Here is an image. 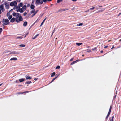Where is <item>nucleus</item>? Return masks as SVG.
<instances>
[{"label": "nucleus", "instance_id": "c85d7f7f", "mask_svg": "<svg viewBox=\"0 0 121 121\" xmlns=\"http://www.w3.org/2000/svg\"><path fill=\"white\" fill-rule=\"evenodd\" d=\"M31 82H32L31 81H29L26 82V83L27 84H29L31 83Z\"/></svg>", "mask_w": 121, "mask_h": 121}, {"label": "nucleus", "instance_id": "5701e85b", "mask_svg": "<svg viewBox=\"0 0 121 121\" xmlns=\"http://www.w3.org/2000/svg\"><path fill=\"white\" fill-rule=\"evenodd\" d=\"M10 5L12 6H14V4H13V2H11L10 3Z\"/></svg>", "mask_w": 121, "mask_h": 121}, {"label": "nucleus", "instance_id": "0eeeda50", "mask_svg": "<svg viewBox=\"0 0 121 121\" xmlns=\"http://www.w3.org/2000/svg\"><path fill=\"white\" fill-rule=\"evenodd\" d=\"M15 20V19L14 18H13L11 19L10 22H13Z\"/></svg>", "mask_w": 121, "mask_h": 121}, {"label": "nucleus", "instance_id": "680f3d73", "mask_svg": "<svg viewBox=\"0 0 121 121\" xmlns=\"http://www.w3.org/2000/svg\"><path fill=\"white\" fill-rule=\"evenodd\" d=\"M108 47V46H105L104 47V48H107V47Z\"/></svg>", "mask_w": 121, "mask_h": 121}, {"label": "nucleus", "instance_id": "aec40b11", "mask_svg": "<svg viewBox=\"0 0 121 121\" xmlns=\"http://www.w3.org/2000/svg\"><path fill=\"white\" fill-rule=\"evenodd\" d=\"M13 3L14 4V6H16L17 4V2L16 1H14L13 2Z\"/></svg>", "mask_w": 121, "mask_h": 121}, {"label": "nucleus", "instance_id": "dca6fc26", "mask_svg": "<svg viewBox=\"0 0 121 121\" xmlns=\"http://www.w3.org/2000/svg\"><path fill=\"white\" fill-rule=\"evenodd\" d=\"M39 35V34H37L33 38H32V39H35L36 37H37Z\"/></svg>", "mask_w": 121, "mask_h": 121}, {"label": "nucleus", "instance_id": "a878e982", "mask_svg": "<svg viewBox=\"0 0 121 121\" xmlns=\"http://www.w3.org/2000/svg\"><path fill=\"white\" fill-rule=\"evenodd\" d=\"M19 46L21 47H25V45L24 44H22L19 45Z\"/></svg>", "mask_w": 121, "mask_h": 121}, {"label": "nucleus", "instance_id": "09e8293b", "mask_svg": "<svg viewBox=\"0 0 121 121\" xmlns=\"http://www.w3.org/2000/svg\"><path fill=\"white\" fill-rule=\"evenodd\" d=\"M96 49V48H93L92 49V50H95Z\"/></svg>", "mask_w": 121, "mask_h": 121}, {"label": "nucleus", "instance_id": "4be33fe9", "mask_svg": "<svg viewBox=\"0 0 121 121\" xmlns=\"http://www.w3.org/2000/svg\"><path fill=\"white\" fill-rule=\"evenodd\" d=\"M105 9V8L102 9V10H99L98 12H102V11H104Z\"/></svg>", "mask_w": 121, "mask_h": 121}, {"label": "nucleus", "instance_id": "37998d69", "mask_svg": "<svg viewBox=\"0 0 121 121\" xmlns=\"http://www.w3.org/2000/svg\"><path fill=\"white\" fill-rule=\"evenodd\" d=\"M110 112H110L109 111V112H108V114L107 115H108V116H109V115L110 114Z\"/></svg>", "mask_w": 121, "mask_h": 121}, {"label": "nucleus", "instance_id": "3c124183", "mask_svg": "<svg viewBox=\"0 0 121 121\" xmlns=\"http://www.w3.org/2000/svg\"><path fill=\"white\" fill-rule=\"evenodd\" d=\"M30 4H28L27 5V7H29L30 6Z\"/></svg>", "mask_w": 121, "mask_h": 121}, {"label": "nucleus", "instance_id": "0e129e2a", "mask_svg": "<svg viewBox=\"0 0 121 121\" xmlns=\"http://www.w3.org/2000/svg\"><path fill=\"white\" fill-rule=\"evenodd\" d=\"M46 18H45V19H44V20H44V22L45 21V20H46Z\"/></svg>", "mask_w": 121, "mask_h": 121}, {"label": "nucleus", "instance_id": "774afa93", "mask_svg": "<svg viewBox=\"0 0 121 121\" xmlns=\"http://www.w3.org/2000/svg\"><path fill=\"white\" fill-rule=\"evenodd\" d=\"M121 14V13H119V16L120 14Z\"/></svg>", "mask_w": 121, "mask_h": 121}, {"label": "nucleus", "instance_id": "bf43d9fd", "mask_svg": "<svg viewBox=\"0 0 121 121\" xmlns=\"http://www.w3.org/2000/svg\"><path fill=\"white\" fill-rule=\"evenodd\" d=\"M16 11H17V12H18V11H19V9L17 10Z\"/></svg>", "mask_w": 121, "mask_h": 121}, {"label": "nucleus", "instance_id": "f8f14e48", "mask_svg": "<svg viewBox=\"0 0 121 121\" xmlns=\"http://www.w3.org/2000/svg\"><path fill=\"white\" fill-rule=\"evenodd\" d=\"M17 58L13 57V58H11L10 59V60H17Z\"/></svg>", "mask_w": 121, "mask_h": 121}, {"label": "nucleus", "instance_id": "2eb2a0df", "mask_svg": "<svg viewBox=\"0 0 121 121\" xmlns=\"http://www.w3.org/2000/svg\"><path fill=\"white\" fill-rule=\"evenodd\" d=\"M35 7V6L34 5L32 4L30 6V8L32 9H33Z\"/></svg>", "mask_w": 121, "mask_h": 121}, {"label": "nucleus", "instance_id": "2f4dec72", "mask_svg": "<svg viewBox=\"0 0 121 121\" xmlns=\"http://www.w3.org/2000/svg\"><path fill=\"white\" fill-rule=\"evenodd\" d=\"M95 8V7H93L91 8L90 9H89L90 10H93Z\"/></svg>", "mask_w": 121, "mask_h": 121}, {"label": "nucleus", "instance_id": "20e7f679", "mask_svg": "<svg viewBox=\"0 0 121 121\" xmlns=\"http://www.w3.org/2000/svg\"><path fill=\"white\" fill-rule=\"evenodd\" d=\"M19 54L18 53L16 52V51H13L11 52L9 54Z\"/></svg>", "mask_w": 121, "mask_h": 121}, {"label": "nucleus", "instance_id": "c756f323", "mask_svg": "<svg viewBox=\"0 0 121 121\" xmlns=\"http://www.w3.org/2000/svg\"><path fill=\"white\" fill-rule=\"evenodd\" d=\"M60 66H57L56 68V69H59L60 68Z\"/></svg>", "mask_w": 121, "mask_h": 121}, {"label": "nucleus", "instance_id": "6ab92c4d", "mask_svg": "<svg viewBox=\"0 0 121 121\" xmlns=\"http://www.w3.org/2000/svg\"><path fill=\"white\" fill-rule=\"evenodd\" d=\"M10 23V22H5L3 24V26H4V25H6L8 24H9Z\"/></svg>", "mask_w": 121, "mask_h": 121}, {"label": "nucleus", "instance_id": "69168bd1", "mask_svg": "<svg viewBox=\"0 0 121 121\" xmlns=\"http://www.w3.org/2000/svg\"><path fill=\"white\" fill-rule=\"evenodd\" d=\"M52 0H48L49 1H50Z\"/></svg>", "mask_w": 121, "mask_h": 121}, {"label": "nucleus", "instance_id": "bb28decb", "mask_svg": "<svg viewBox=\"0 0 121 121\" xmlns=\"http://www.w3.org/2000/svg\"><path fill=\"white\" fill-rule=\"evenodd\" d=\"M12 17V15H10L9 16L8 18L10 20L11 19Z\"/></svg>", "mask_w": 121, "mask_h": 121}, {"label": "nucleus", "instance_id": "4d7b16f0", "mask_svg": "<svg viewBox=\"0 0 121 121\" xmlns=\"http://www.w3.org/2000/svg\"><path fill=\"white\" fill-rule=\"evenodd\" d=\"M114 45H113V46H112V47L111 48V49H112L113 48H114Z\"/></svg>", "mask_w": 121, "mask_h": 121}, {"label": "nucleus", "instance_id": "603ef678", "mask_svg": "<svg viewBox=\"0 0 121 121\" xmlns=\"http://www.w3.org/2000/svg\"><path fill=\"white\" fill-rule=\"evenodd\" d=\"M109 116H108V115H107V116H106V119H107L108 118V117Z\"/></svg>", "mask_w": 121, "mask_h": 121}, {"label": "nucleus", "instance_id": "864d4df0", "mask_svg": "<svg viewBox=\"0 0 121 121\" xmlns=\"http://www.w3.org/2000/svg\"><path fill=\"white\" fill-rule=\"evenodd\" d=\"M54 31H55V29L54 30H53V32H52V35H51V36H52L53 33H54Z\"/></svg>", "mask_w": 121, "mask_h": 121}, {"label": "nucleus", "instance_id": "412c9836", "mask_svg": "<svg viewBox=\"0 0 121 121\" xmlns=\"http://www.w3.org/2000/svg\"><path fill=\"white\" fill-rule=\"evenodd\" d=\"M55 72L53 73L51 75V77H52L53 76L55 75Z\"/></svg>", "mask_w": 121, "mask_h": 121}, {"label": "nucleus", "instance_id": "13d9d810", "mask_svg": "<svg viewBox=\"0 0 121 121\" xmlns=\"http://www.w3.org/2000/svg\"><path fill=\"white\" fill-rule=\"evenodd\" d=\"M37 11L38 10H37L36 12H35V14L37 13Z\"/></svg>", "mask_w": 121, "mask_h": 121}, {"label": "nucleus", "instance_id": "338daca9", "mask_svg": "<svg viewBox=\"0 0 121 121\" xmlns=\"http://www.w3.org/2000/svg\"><path fill=\"white\" fill-rule=\"evenodd\" d=\"M13 10L12 9H11L10 11L9 12H11V11H12Z\"/></svg>", "mask_w": 121, "mask_h": 121}, {"label": "nucleus", "instance_id": "8fccbe9b", "mask_svg": "<svg viewBox=\"0 0 121 121\" xmlns=\"http://www.w3.org/2000/svg\"><path fill=\"white\" fill-rule=\"evenodd\" d=\"M16 1H17V2H20V0H16Z\"/></svg>", "mask_w": 121, "mask_h": 121}, {"label": "nucleus", "instance_id": "7ed1b4c3", "mask_svg": "<svg viewBox=\"0 0 121 121\" xmlns=\"http://www.w3.org/2000/svg\"><path fill=\"white\" fill-rule=\"evenodd\" d=\"M4 4L5 6V7H6V9H8L9 8V5L6 2H5Z\"/></svg>", "mask_w": 121, "mask_h": 121}, {"label": "nucleus", "instance_id": "a19ab883", "mask_svg": "<svg viewBox=\"0 0 121 121\" xmlns=\"http://www.w3.org/2000/svg\"><path fill=\"white\" fill-rule=\"evenodd\" d=\"M10 51H5L4 52V53H7L8 52H10Z\"/></svg>", "mask_w": 121, "mask_h": 121}, {"label": "nucleus", "instance_id": "e2e57ef3", "mask_svg": "<svg viewBox=\"0 0 121 121\" xmlns=\"http://www.w3.org/2000/svg\"><path fill=\"white\" fill-rule=\"evenodd\" d=\"M1 12L0 9V14H1Z\"/></svg>", "mask_w": 121, "mask_h": 121}, {"label": "nucleus", "instance_id": "c9c22d12", "mask_svg": "<svg viewBox=\"0 0 121 121\" xmlns=\"http://www.w3.org/2000/svg\"><path fill=\"white\" fill-rule=\"evenodd\" d=\"M62 0H58L57 1V3H59Z\"/></svg>", "mask_w": 121, "mask_h": 121}, {"label": "nucleus", "instance_id": "5fc2aeb1", "mask_svg": "<svg viewBox=\"0 0 121 121\" xmlns=\"http://www.w3.org/2000/svg\"><path fill=\"white\" fill-rule=\"evenodd\" d=\"M89 10H88L87 11H86L85 12H89Z\"/></svg>", "mask_w": 121, "mask_h": 121}, {"label": "nucleus", "instance_id": "7c9ffc66", "mask_svg": "<svg viewBox=\"0 0 121 121\" xmlns=\"http://www.w3.org/2000/svg\"><path fill=\"white\" fill-rule=\"evenodd\" d=\"M35 9L33 10H32L31 11V13H34L35 12Z\"/></svg>", "mask_w": 121, "mask_h": 121}, {"label": "nucleus", "instance_id": "cd10ccee", "mask_svg": "<svg viewBox=\"0 0 121 121\" xmlns=\"http://www.w3.org/2000/svg\"><path fill=\"white\" fill-rule=\"evenodd\" d=\"M17 13H15V12H13V16H16L17 14Z\"/></svg>", "mask_w": 121, "mask_h": 121}, {"label": "nucleus", "instance_id": "a211bd4d", "mask_svg": "<svg viewBox=\"0 0 121 121\" xmlns=\"http://www.w3.org/2000/svg\"><path fill=\"white\" fill-rule=\"evenodd\" d=\"M26 79H31V77L30 76H26Z\"/></svg>", "mask_w": 121, "mask_h": 121}, {"label": "nucleus", "instance_id": "4c0bfd02", "mask_svg": "<svg viewBox=\"0 0 121 121\" xmlns=\"http://www.w3.org/2000/svg\"><path fill=\"white\" fill-rule=\"evenodd\" d=\"M114 117V116H113L112 117V119L110 120V121H113V119Z\"/></svg>", "mask_w": 121, "mask_h": 121}, {"label": "nucleus", "instance_id": "4468645a", "mask_svg": "<svg viewBox=\"0 0 121 121\" xmlns=\"http://www.w3.org/2000/svg\"><path fill=\"white\" fill-rule=\"evenodd\" d=\"M23 4L22 3H20L18 5V6L19 7V8H20V7H22L23 5Z\"/></svg>", "mask_w": 121, "mask_h": 121}, {"label": "nucleus", "instance_id": "49530a36", "mask_svg": "<svg viewBox=\"0 0 121 121\" xmlns=\"http://www.w3.org/2000/svg\"><path fill=\"white\" fill-rule=\"evenodd\" d=\"M43 0V1L44 2H45L47 1V0Z\"/></svg>", "mask_w": 121, "mask_h": 121}, {"label": "nucleus", "instance_id": "79ce46f5", "mask_svg": "<svg viewBox=\"0 0 121 121\" xmlns=\"http://www.w3.org/2000/svg\"><path fill=\"white\" fill-rule=\"evenodd\" d=\"M87 52H91V51L90 50H87Z\"/></svg>", "mask_w": 121, "mask_h": 121}, {"label": "nucleus", "instance_id": "9d476101", "mask_svg": "<svg viewBox=\"0 0 121 121\" xmlns=\"http://www.w3.org/2000/svg\"><path fill=\"white\" fill-rule=\"evenodd\" d=\"M19 11L21 13H22L24 11H23V10L22 9V8H19Z\"/></svg>", "mask_w": 121, "mask_h": 121}, {"label": "nucleus", "instance_id": "9b49d317", "mask_svg": "<svg viewBox=\"0 0 121 121\" xmlns=\"http://www.w3.org/2000/svg\"><path fill=\"white\" fill-rule=\"evenodd\" d=\"M26 5H24L22 7V9H23V11H24L26 9Z\"/></svg>", "mask_w": 121, "mask_h": 121}, {"label": "nucleus", "instance_id": "f257e3e1", "mask_svg": "<svg viewBox=\"0 0 121 121\" xmlns=\"http://www.w3.org/2000/svg\"><path fill=\"white\" fill-rule=\"evenodd\" d=\"M15 19L16 22L18 23L19 21H22L23 20V18L22 17H16Z\"/></svg>", "mask_w": 121, "mask_h": 121}, {"label": "nucleus", "instance_id": "f3484780", "mask_svg": "<svg viewBox=\"0 0 121 121\" xmlns=\"http://www.w3.org/2000/svg\"><path fill=\"white\" fill-rule=\"evenodd\" d=\"M24 79L23 78L19 80V81L20 82H22L24 81Z\"/></svg>", "mask_w": 121, "mask_h": 121}, {"label": "nucleus", "instance_id": "423d86ee", "mask_svg": "<svg viewBox=\"0 0 121 121\" xmlns=\"http://www.w3.org/2000/svg\"><path fill=\"white\" fill-rule=\"evenodd\" d=\"M9 20L7 19H3L2 22H9Z\"/></svg>", "mask_w": 121, "mask_h": 121}, {"label": "nucleus", "instance_id": "39448f33", "mask_svg": "<svg viewBox=\"0 0 121 121\" xmlns=\"http://www.w3.org/2000/svg\"><path fill=\"white\" fill-rule=\"evenodd\" d=\"M3 7V4H2L0 6V8L2 11H4V9Z\"/></svg>", "mask_w": 121, "mask_h": 121}, {"label": "nucleus", "instance_id": "f704fd0d", "mask_svg": "<svg viewBox=\"0 0 121 121\" xmlns=\"http://www.w3.org/2000/svg\"><path fill=\"white\" fill-rule=\"evenodd\" d=\"M10 13L9 12H8L7 14V17L9 16L10 15Z\"/></svg>", "mask_w": 121, "mask_h": 121}, {"label": "nucleus", "instance_id": "ddd939ff", "mask_svg": "<svg viewBox=\"0 0 121 121\" xmlns=\"http://www.w3.org/2000/svg\"><path fill=\"white\" fill-rule=\"evenodd\" d=\"M16 16L17 17H22L21 16L20 14L18 13H17Z\"/></svg>", "mask_w": 121, "mask_h": 121}, {"label": "nucleus", "instance_id": "72a5a7b5", "mask_svg": "<svg viewBox=\"0 0 121 121\" xmlns=\"http://www.w3.org/2000/svg\"><path fill=\"white\" fill-rule=\"evenodd\" d=\"M44 20H43V21L41 23V24L40 26L41 27L42 26V25L43 24V23L44 22Z\"/></svg>", "mask_w": 121, "mask_h": 121}, {"label": "nucleus", "instance_id": "f03ea898", "mask_svg": "<svg viewBox=\"0 0 121 121\" xmlns=\"http://www.w3.org/2000/svg\"><path fill=\"white\" fill-rule=\"evenodd\" d=\"M36 3L37 4H41L43 3V1L41 0H36Z\"/></svg>", "mask_w": 121, "mask_h": 121}, {"label": "nucleus", "instance_id": "de8ad7c7", "mask_svg": "<svg viewBox=\"0 0 121 121\" xmlns=\"http://www.w3.org/2000/svg\"><path fill=\"white\" fill-rule=\"evenodd\" d=\"M34 80L35 81L37 80V78H35L34 79Z\"/></svg>", "mask_w": 121, "mask_h": 121}, {"label": "nucleus", "instance_id": "c03bdc74", "mask_svg": "<svg viewBox=\"0 0 121 121\" xmlns=\"http://www.w3.org/2000/svg\"><path fill=\"white\" fill-rule=\"evenodd\" d=\"M35 14V13H34V14H33L31 16L32 17H33V16Z\"/></svg>", "mask_w": 121, "mask_h": 121}, {"label": "nucleus", "instance_id": "052dcab7", "mask_svg": "<svg viewBox=\"0 0 121 121\" xmlns=\"http://www.w3.org/2000/svg\"><path fill=\"white\" fill-rule=\"evenodd\" d=\"M100 52L101 53H102L103 52V51H101Z\"/></svg>", "mask_w": 121, "mask_h": 121}, {"label": "nucleus", "instance_id": "a18cd8bd", "mask_svg": "<svg viewBox=\"0 0 121 121\" xmlns=\"http://www.w3.org/2000/svg\"><path fill=\"white\" fill-rule=\"evenodd\" d=\"M73 58H71L70 60V61H72L73 60Z\"/></svg>", "mask_w": 121, "mask_h": 121}, {"label": "nucleus", "instance_id": "58836bf2", "mask_svg": "<svg viewBox=\"0 0 121 121\" xmlns=\"http://www.w3.org/2000/svg\"><path fill=\"white\" fill-rule=\"evenodd\" d=\"M22 37H17L16 38L17 39H22Z\"/></svg>", "mask_w": 121, "mask_h": 121}, {"label": "nucleus", "instance_id": "393cba45", "mask_svg": "<svg viewBox=\"0 0 121 121\" xmlns=\"http://www.w3.org/2000/svg\"><path fill=\"white\" fill-rule=\"evenodd\" d=\"M83 25V24L82 23H80L78 24L76 26H82Z\"/></svg>", "mask_w": 121, "mask_h": 121}, {"label": "nucleus", "instance_id": "e433bc0d", "mask_svg": "<svg viewBox=\"0 0 121 121\" xmlns=\"http://www.w3.org/2000/svg\"><path fill=\"white\" fill-rule=\"evenodd\" d=\"M112 106H110V108L109 112H111V109H112Z\"/></svg>", "mask_w": 121, "mask_h": 121}, {"label": "nucleus", "instance_id": "6e6552de", "mask_svg": "<svg viewBox=\"0 0 121 121\" xmlns=\"http://www.w3.org/2000/svg\"><path fill=\"white\" fill-rule=\"evenodd\" d=\"M79 61V60H77L75 61H73V62H72V63H71V65H73V64H74L76 62H77V61Z\"/></svg>", "mask_w": 121, "mask_h": 121}, {"label": "nucleus", "instance_id": "6e6d98bb", "mask_svg": "<svg viewBox=\"0 0 121 121\" xmlns=\"http://www.w3.org/2000/svg\"><path fill=\"white\" fill-rule=\"evenodd\" d=\"M77 0H72V1H76Z\"/></svg>", "mask_w": 121, "mask_h": 121}, {"label": "nucleus", "instance_id": "473e14b6", "mask_svg": "<svg viewBox=\"0 0 121 121\" xmlns=\"http://www.w3.org/2000/svg\"><path fill=\"white\" fill-rule=\"evenodd\" d=\"M59 75H58L55 78H54L53 79V81H54L55 80L58 76Z\"/></svg>", "mask_w": 121, "mask_h": 121}, {"label": "nucleus", "instance_id": "b1692460", "mask_svg": "<svg viewBox=\"0 0 121 121\" xmlns=\"http://www.w3.org/2000/svg\"><path fill=\"white\" fill-rule=\"evenodd\" d=\"M82 43H76V44L78 46H79L81 45H82Z\"/></svg>", "mask_w": 121, "mask_h": 121}, {"label": "nucleus", "instance_id": "ea45409f", "mask_svg": "<svg viewBox=\"0 0 121 121\" xmlns=\"http://www.w3.org/2000/svg\"><path fill=\"white\" fill-rule=\"evenodd\" d=\"M27 13L26 12H25L24 13L23 15L24 16H25L27 15Z\"/></svg>", "mask_w": 121, "mask_h": 121}, {"label": "nucleus", "instance_id": "1a4fd4ad", "mask_svg": "<svg viewBox=\"0 0 121 121\" xmlns=\"http://www.w3.org/2000/svg\"><path fill=\"white\" fill-rule=\"evenodd\" d=\"M27 22L25 21L24 22L23 26H24L25 27L27 25Z\"/></svg>", "mask_w": 121, "mask_h": 121}]
</instances>
